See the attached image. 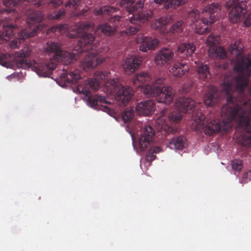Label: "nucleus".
Returning a JSON list of instances; mask_svg holds the SVG:
<instances>
[{
    "label": "nucleus",
    "mask_w": 251,
    "mask_h": 251,
    "mask_svg": "<svg viewBox=\"0 0 251 251\" xmlns=\"http://www.w3.org/2000/svg\"><path fill=\"white\" fill-rule=\"evenodd\" d=\"M93 29L94 25L91 22L79 23L76 25L75 31L70 34V36L73 38H79L78 41V46L80 48L79 51L76 49L72 52H68L61 50L59 43L48 42L44 49L45 52L50 56V60L42 63L34 62L33 68L35 71L40 76H47L56 68V62L68 65L75 62L83 51L86 52L81 61L82 67L84 70L93 69L101 63L103 59L99 54L96 44L94 43L95 36L89 33Z\"/></svg>",
    "instance_id": "nucleus-1"
},
{
    "label": "nucleus",
    "mask_w": 251,
    "mask_h": 251,
    "mask_svg": "<svg viewBox=\"0 0 251 251\" xmlns=\"http://www.w3.org/2000/svg\"><path fill=\"white\" fill-rule=\"evenodd\" d=\"M109 74L108 71H97L94 74V78L88 79L84 86H78V91L87 98V102L91 107H96L100 105L105 110H109L107 106L103 105L107 103L105 97L98 94L92 96L90 90L91 89L94 91H97L102 82L103 90L107 95L114 96L120 105H126L132 99L133 94L132 88L123 86L115 79L105 80L108 78Z\"/></svg>",
    "instance_id": "nucleus-2"
},
{
    "label": "nucleus",
    "mask_w": 251,
    "mask_h": 251,
    "mask_svg": "<svg viewBox=\"0 0 251 251\" xmlns=\"http://www.w3.org/2000/svg\"><path fill=\"white\" fill-rule=\"evenodd\" d=\"M243 46L240 40L235 41L229 46L228 51L233 57L236 59L234 69L237 73V75L235 77L226 76L225 78L236 79L240 75L246 78L247 84L243 89V96L242 98H238L244 107L249 111L251 109L249 106V104L251 103V99L247 98L245 90H247L248 93L251 95V81L249 82V77L251 75V58L250 56H243Z\"/></svg>",
    "instance_id": "nucleus-3"
},
{
    "label": "nucleus",
    "mask_w": 251,
    "mask_h": 251,
    "mask_svg": "<svg viewBox=\"0 0 251 251\" xmlns=\"http://www.w3.org/2000/svg\"><path fill=\"white\" fill-rule=\"evenodd\" d=\"M151 79L150 74L142 72L136 74L133 80V84H138V87L142 88L145 95L148 96L155 97L159 102L170 104L174 97L175 92L171 87L163 86L164 79L157 78L151 85L144 84L149 82Z\"/></svg>",
    "instance_id": "nucleus-4"
},
{
    "label": "nucleus",
    "mask_w": 251,
    "mask_h": 251,
    "mask_svg": "<svg viewBox=\"0 0 251 251\" xmlns=\"http://www.w3.org/2000/svg\"><path fill=\"white\" fill-rule=\"evenodd\" d=\"M27 24L28 28L22 30L18 34V38L11 41L9 45L10 48L15 49L18 47L22 41L36 35L37 31L42 30V27L40 23L44 19V14L39 11L30 10L27 12Z\"/></svg>",
    "instance_id": "nucleus-5"
},
{
    "label": "nucleus",
    "mask_w": 251,
    "mask_h": 251,
    "mask_svg": "<svg viewBox=\"0 0 251 251\" xmlns=\"http://www.w3.org/2000/svg\"><path fill=\"white\" fill-rule=\"evenodd\" d=\"M226 7L227 9L231 8L228 13V18L230 22L233 24L240 21L247 13V4L245 1L228 0L226 3Z\"/></svg>",
    "instance_id": "nucleus-6"
},
{
    "label": "nucleus",
    "mask_w": 251,
    "mask_h": 251,
    "mask_svg": "<svg viewBox=\"0 0 251 251\" xmlns=\"http://www.w3.org/2000/svg\"><path fill=\"white\" fill-rule=\"evenodd\" d=\"M151 11H146L138 14H133L129 19L130 25H128L126 28V32L128 35L136 34L140 28V24L145 23L148 21L152 16Z\"/></svg>",
    "instance_id": "nucleus-7"
},
{
    "label": "nucleus",
    "mask_w": 251,
    "mask_h": 251,
    "mask_svg": "<svg viewBox=\"0 0 251 251\" xmlns=\"http://www.w3.org/2000/svg\"><path fill=\"white\" fill-rule=\"evenodd\" d=\"M19 18H6L2 24L3 31L0 34V44L6 43L18 30L17 23Z\"/></svg>",
    "instance_id": "nucleus-8"
},
{
    "label": "nucleus",
    "mask_w": 251,
    "mask_h": 251,
    "mask_svg": "<svg viewBox=\"0 0 251 251\" xmlns=\"http://www.w3.org/2000/svg\"><path fill=\"white\" fill-rule=\"evenodd\" d=\"M220 11L221 5L218 3L207 5L203 9L205 17L201 19L202 23L207 25L215 23L218 18Z\"/></svg>",
    "instance_id": "nucleus-9"
},
{
    "label": "nucleus",
    "mask_w": 251,
    "mask_h": 251,
    "mask_svg": "<svg viewBox=\"0 0 251 251\" xmlns=\"http://www.w3.org/2000/svg\"><path fill=\"white\" fill-rule=\"evenodd\" d=\"M154 135V130L151 126H145L142 129L139 138V145L141 151H144L151 146Z\"/></svg>",
    "instance_id": "nucleus-10"
},
{
    "label": "nucleus",
    "mask_w": 251,
    "mask_h": 251,
    "mask_svg": "<svg viewBox=\"0 0 251 251\" xmlns=\"http://www.w3.org/2000/svg\"><path fill=\"white\" fill-rule=\"evenodd\" d=\"M31 51L27 48H25L15 53L14 62L16 66L19 68L26 69L30 68L32 63L31 61L27 59V57L30 55Z\"/></svg>",
    "instance_id": "nucleus-11"
},
{
    "label": "nucleus",
    "mask_w": 251,
    "mask_h": 251,
    "mask_svg": "<svg viewBox=\"0 0 251 251\" xmlns=\"http://www.w3.org/2000/svg\"><path fill=\"white\" fill-rule=\"evenodd\" d=\"M120 11L116 7L111 6H104L100 8L99 9H95L94 14L96 16H108L110 17L107 18L110 22L114 23L116 21H120L122 17L119 15Z\"/></svg>",
    "instance_id": "nucleus-12"
},
{
    "label": "nucleus",
    "mask_w": 251,
    "mask_h": 251,
    "mask_svg": "<svg viewBox=\"0 0 251 251\" xmlns=\"http://www.w3.org/2000/svg\"><path fill=\"white\" fill-rule=\"evenodd\" d=\"M60 80L65 84H75L81 78L80 71L77 69L74 71H68L63 68L60 71Z\"/></svg>",
    "instance_id": "nucleus-13"
},
{
    "label": "nucleus",
    "mask_w": 251,
    "mask_h": 251,
    "mask_svg": "<svg viewBox=\"0 0 251 251\" xmlns=\"http://www.w3.org/2000/svg\"><path fill=\"white\" fill-rule=\"evenodd\" d=\"M142 62L141 57L132 55L126 58L123 64V68L126 75H131L138 68Z\"/></svg>",
    "instance_id": "nucleus-14"
},
{
    "label": "nucleus",
    "mask_w": 251,
    "mask_h": 251,
    "mask_svg": "<svg viewBox=\"0 0 251 251\" xmlns=\"http://www.w3.org/2000/svg\"><path fill=\"white\" fill-rule=\"evenodd\" d=\"M135 0H121L120 2V6L126 8V11L129 14H138V13H143L144 12H141L143 7V3L141 1H137L133 4Z\"/></svg>",
    "instance_id": "nucleus-15"
},
{
    "label": "nucleus",
    "mask_w": 251,
    "mask_h": 251,
    "mask_svg": "<svg viewBox=\"0 0 251 251\" xmlns=\"http://www.w3.org/2000/svg\"><path fill=\"white\" fill-rule=\"evenodd\" d=\"M173 51L168 48L162 49L157 53L155 58V62L157 65L169 64L174 57Z\"/></svg>",
    "instance_id": "nucleus-16"
},
{
    "label": "nucleus",
    "mask_w": 251,
    "mask_h": 251,
    "mask_svg": "<svg viewBox=\"0 0 251 251\" xmlns=\"http://www.w3.org/2000/svg\"><path fill=\"white\" fill-rule=\"evenodd\" d=\"M155 106L154 102L151 100L141 101L136 105V110L138 114L149 116L154 111Z\"/></svg>",
    "instance_id": "nucleus-17"
},
{
    "label": "nucleus",
    "mask_w": 251,
    "mask_h": 251,
    "mask_svg": "<svg viewBox=\"0 0 251 251\" xmlns=\"http://www.w3.org/2000/svg\"><path fill=\"white\" fill-rule=\"evenodd\" d=\"M167 111V109H164L162 111L161 116L159 117L155 121V126L158 130H164L167 133H174V129L173 127L169 126L167 123L165 115V113Z\"/></svg>",
    "instance_id": "nucleus-18"
},
{
    "label": "nucleus",
    "mask_w": 251,
    "mask_h": 251,
    "mask_svg": "<svg viewBox=\"0 0 251 251\" xmlns=\"http://www.w3.org/2000/svg\"><path fill=\"white\" fill-rule=\"evenodd\" d=\"M196 49L195 46L193 43H184L180 45L177 49L178 58L185 59L191 56Z\"/></svg>",
    "instance_id": "nucleus-19"
},
{
    "label": "nucleus",
    "mask_w": 251,
    "mask_h": 251,
    "mask_svg": "<svg viewBox=\"0 0 251 251\" xmlns=\"http://www.w3.org/2000/svg\"><path fill=\"white\" fill-rule=\"evenodd\" d=\"M179 61L180 60L178 59V62L174 64L170 71L173 73L174 76L180 77L188 71L189 67L186 62H183L182 60L181 62Z\"/></svg>",
    "instance_id": "nucleus-20"
},
{
    "label": "nucleus",
    "mask_w": 251,
    "mask_h": 251,
    "mask_svg": "<svg viewBox=\"0 0 251 251\" xmlns=\"http://www.w3.org/2000/svg\"><path fill=\"white\" fill-rule=\"evenodd\" d=\"M187 145V139L182 135L175 136L169 142V147L172 149L182 150Z\"/></svg>",
    "instance_id": "nucleus-21"
},
{
    "label": "nucleus",
    "mask_w": 251,
    "mask_h": 251,
    "mask_svg": "<svg viewBox=\"0 0 251 251\" xmlns=\"http://www.w3.org/2000/svg\"><path fill=\"white\" fill-rule=\"evenodd\" d=\"M158 43V40L155 38L145 36L143 38L139 49L141 51L146 52L148 50L154 49L157 46Z\"/></svg>",
    "instance_id": "nucleus-22"
},
{
    "label": "nucleus",
    "mask_w": 251,
    "mask_h": 251,
    "mask_svg": "<svg viewBox=\"0 0 251 251\" xmlns=\"http://www.w3.org/2000/svg\"><path fill=\"white\" fill-rule=\"evenodd\" d=\"M115 31V27L110 25L108 23L100 24L96 28V33H102L103 35L111 36L114 34Z\"/></svg>",
    "instance_id": "nucleus-23"
},
{
    "label": "nucleus",
    "mask_w": 251,
    "mask_h": 251,
    "mask_svg": "<svg viewBox=\"0 0 251 251\" xmlns=\"http://www.w3.org/2000/svg\"><path fill=\"white\" fill-rule=\"evenodd\" d=\"M197 72L199 78L201 80L206 81L210 77L209 66L203 63L199 64Z\"/></svg>",
    "instance_id": "nucleus-24"
},
{
    "label": "nucleus",
    "mask_w": 251,
    "mask_h": 251,
    "mask_svg": "<svg viewBox=\"0 0 251 251\" xmlns=\"http://www.w3.org/2000/svg\"><path fill=\"white\" fill-rule=\"evenodd\" d=\"M209 55L211 57H219L225 58L226 57V51L222 47H217L208 51Z\"/></svg>",
    "instance_id": "nucleus-25"
},
{
    "label": "nucleus",
    "mask_w": 251,
    "mask_h": 251,
    "mask_svg": "<svg viewBox=\"0 0 251 251\" xmlns=\"http://www.w3.org/2000/svg\"><path fill=\"white\" fill-rule=\"evenodd\" d=\"M220 37L218 35H209L205 43L207 46L209 47V50H212L213 48L217 47L220 43Z\"/></svg>",
    "instance_id": "nucleus-26"
},
{
    "label": "nucleus",
    "mask_w": 251,
    "mask_h": 251,
    "mask_svg": "<svg viewBox=\"0 0 251 251\" xmlns=\"http://www.w3.org/2000/svg\"><path fill=\"white\" fill-rule=\"evenodd\" d=\"M161 149L159 147H153L151 148L147 152L145 156L146 160L149 162H152L155 158L154 153H157L161 151Z\"/></svg>",
    "instance_id": "nucleus-27"
},
{
    "label": "nucleus",
    "mask_w": 251,
    "mask_h": 251,
    "mask_svg": "<svg viewBox=\"0 0 251 251\" xmlns=\"http://www.w3.org/2000/svg\"><path fill=\"white\" fill-rule=\"evenodd\" d=\"M122 119L125 123L130 121L134 116V111L133 109L127 108L122 114Z\"/></svg>",
    "instance_id": "nucleus-28"
},
{
    "label": "nucleus",
    "mask_w": 251,
    "mask_h": 251,
    "mask_svg": "<svg viewBox=\"0 0 251 251\" xmlns=\"http://www.w3.org/2000/svg\"><path fill=\"white\" fill-rule=\"evenodd\" d=\"M184 23L182 20L176 22L170 29V32L175 33L181 32L183 30Z\"/></svg>",
    "instance_id": "nucleus-29"
},
{
    "label": "nucleus",
    "mask_w": 251,
    "mask_h": 251,
    "mask_svg": "<svg viewBox=\"0 0 251 251\" xmlns=\"http://www.w3.org/2000/svg\"><path fill=\"white\" fill-rule=\"evenodd\" d=\"M65 12L64 9H61L58 11L50 14L48 17L50 19H59L65 15Z\"/></svg>",
    "instance_id": "nucleus-30"
},
{
    "label": "nucleus",
    "mask_w": 251,
    "mask_h": 251,
    "mask_svg": "<svg viewBox=\"0 0 251 251\" xmlns=\"http://www.w3.org/2000/svg\"><path fill=\"white\" fill-rule=\"evenodd\" d=\"M232 168L233 170L240 172L243 167V162L240 159H234L231 163Z\"/></svg>",
    "instance_id": "nucleus-31"
},
{
    "label": "nucleus",
    "mask_w": 251,
    "mask_h": 251,
    "mask_svg": "<svg viewBox=\"0 0 251 251\" xmlns=\"http://www.w3.org/2000/svg\"><path fill=\"white\" fill-rule=\"evenodd\" d=\"M188 18L191 19L192 23H194L200 18V12L197 9H193L189 13Z\"/></svg>",
    "instance_id": "nucleus-32"
},
{
    "label": "nucleus",
    "mask_w": 251,
    "mask_h": 251,
    "mask_svg": "<svg viewBox=\"0 0 251 251\" xmlns=\"http://www.w3.org/2000/svg\"><path fill=\"white\" fill-rule=\"evenodd\" d=\"M67 28V25H58L52 27L50 28V30L51 32H64L65 31L66 29Z\"/></svg>",
    "instance_id": "nucleus-33"
},
{
    "label": "nucleus",
    "mask_w": 251,
    "mask_h": 251,
    "mask_svg": "<svg viewBox=\"0 0 251 251\" xmlns=\"http://www.w3.org/2000/svg\"><path fill=\"white\" fill-rule=\"evenodd\" d=\"M10 55L9 54H3L0 52V64L5 66L8 64Z\"/></svg>",
    "instance_id": "nucleus-34"
},
{
    "label": "nucleus",
    "mask_w": 251,
    "mask_h": 251,
    "mask_svg": "<svg viewBox=\"0 0 251 251\" xmlns=\"http://www.w3.org/2000/svg\"><path fill=\"white\" fill-rule=\"evenodd\" d=\"M182 1V0H169L167 6L168 7L175 8L181 5Z\"/></svg>",
    "instance_id": "nucleus-35"
},
{
    "label": "nucleus",
    "mask_w": 251,
    "mask_h": 251,
    "mask_svg": "<svg viewBox=\"0 0 251 251\" xmlns=\"http://www.w3.org/2000/svg\"><path fill=\"white\" fill-rule=\"evenodd\" d=\"M243 181L245 183H247L251 181V171L249 170L243 174Z\"/></svg>",
    "instance_id": "nucleus-36"
},
{
    "label": "nucleus",
    "mask_w": 251,
    "mask_h": 251,
    "mask_svg": "<svg viewBox=\"0 0 251 251\" xmlns=\"http://www.w3.org/2000/svg\"><path fill=\"white\" fill-rule=\"evenodd\" d=\"M88 9L83 8L79 12L75 11L74 14L77 17L84 16L86 17L87 16V12Z\"/></svg>",
    "instance_id": "nucleus-37"
},
{
    "label": "nucleus",
    "mask_w": 251,
    "mask_h": 251,
    "mask_svg": "<svg viewBox=\"0 0 251 251\" xmlns=\"http://www.w3.org/2000/svg\"><path fill=\"white\" fill-rule=\"evenodd\" d=\"M244 25L246 26H250L251 25V13H250L248 17L245 19Z\"/></svg>",
    "instance_id": "nucleus-38"
},
{
    "label": "nucleus",
    "mask_w": 251,
    "mask_h": 251,
    "mask_svg": "<svg viewBox=\"0 0 251 251\" xmlns=\"http://www.w3.org/2000/svg\"><path fill=\"white\" fill-rule=\"evenodd\" d=\"M165 23H163V20L162 18L159 19L156 22V27L157 28H161L163 27V25H164Z\"/></svg>",
    "instance_id": "nucleus-39"
},
{
    "label": "nucleus",
    "mask_w": 251,
    "mask_h": 251,
    "mask_svg": "<svg viewBox=\"0 0 251 251\" xmlns=\"http://www.w3.org/2000/svg\"><path fill=\"white\" fill-rule=\"evenodd\" d=\"M154 1L156 4H162L165 3H168L169 0H154Z\"/></svg>",
    "instance_id": "nucleus-40"
},
{
    "label": "nucleus",
    "mask_w": 251,
    "mask_h": 251,
    "mask_svg": "<svg viewBox=\"0 0 251 251\" xmlns=\"http://www.w3.org/2000/svg\"><path fill=\"white\" fill-rule=\"evenodd\" d=\"M210 28L208 27H206V28L203 29V30L201 31V34H203L204 33H207L209 32Z\"/></svg>",
    "instance_id": "nucleus-41"
},
{
    "label": "nucleus",
    "mask_w": 251,
    "mask_h": 251,
    "mask_svg": "<svg viewBox=\"0 0 251 251\" xmlns=\"http://www.w3.org/2000/svg\"><path fill=\"white\" fill-rule=\"evenodd\" d=\"M7 12H8V13H11V11H13V12H14V9H12V8H8L6 10Z\"/></svg>",
    "instance_id": "nucleus-42"
},
{
    "label": "nucleus",
    "mask_w": 251,
    "mask_h": 251,
    "mask_svg": "<svg viewBox=\"0 0 251 251\" xmlns=\"http://www.w3.org/2000/svg\"><path fill=\"white\" fill-rule=\"evenodd\" d=\"M104 50V52H106V51H108V49H107V48H105Z\"/></svg>",
    "instance_id": "nucleus-43"
}]
</instances>
